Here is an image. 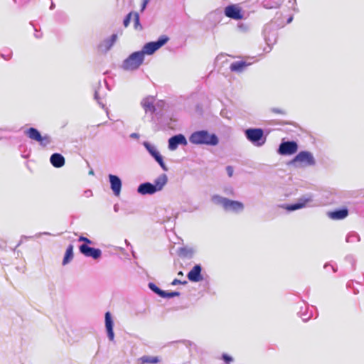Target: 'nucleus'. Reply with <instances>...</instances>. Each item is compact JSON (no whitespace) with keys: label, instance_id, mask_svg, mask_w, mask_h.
<instances>
[{"label":"nucleus","instance_id":"34","mask_svg":"<svg viewBox=\"0 0 364 364\" xmlns=\"http://www.w3.org/2000/svg\"><path fill=\"white\" fill-rule=\"evenodd\" d=\"M186 283H187V282H186V281H184V282H181V281H180L179 279H173V282H171V284H172V285H177V284H186Z\"/></svg>","mask_w":364,"mask_h":364},{"label":"nucleus","instance_id":"7","mask_svg":"<svg viewBox=\"0 0 364 364\" xmlns=\"http://www.w3.org/2000/svg\"><path fill=\"white\" fill-rule=\"evenodd\" d=\"M26 134L28 138L39 142L41 144H46L50 142V139L48 136H42L41 133L33 127L28 129L26 131Z\"/></svg>","mask_w":364,"mask_h":364},{"label":"nucleus","instance_id":"23","mask_svg":"<svg viewBox=\"0 0 364 364\" xmlns=\"http://www.w3.org/2000/svg\"><path fill=\"white\" fill-rule=\"evenodd\" d=\"M149 287L150 289H151L154 292H155L159 296H161L162 298L166 297V291L159 289L155 284L150 282L149 284Z\"/></svg>","mask_w":364,"mask_h":364},{"label":"nucleus","instance_id":"9","mask_svg":"<svg viewBox=\"0 0 364 364\" xmlns=\"http://www.w3.org/2000/svg\"><path fill=\"white\" fill-rule=\"evenodd\" d=\"M79 250L85 257H90L95 259L100 258L102 255V252L100 249L88 247L86 244L81 245Z\"/></svg>","mask_w":364,"mask_h":364},{"label":"nucleus","instance_id":"30","mask_svg":"<svg viewBox=\"0 0 364 364\" xmlns=\"http://www.w3.org/2000/svg\"><path fill=\"white\" fill-rule=\"evenodd\" d=\"M179 292L177 291H173V292H166V297L165 298H172L174 296H179Z\"/></svg>","mask_w":364,"mask_h":364},{"label":"nucleus","instance_id":"33","mask_svg":"<svg viewBox=\"0 0 364 364\" xmlns=\"http://www.w3.org/2000/svg\"><path fill=\"white\" fill-rule=\"evenodd\" d=\"M227 173L229 177H232L233 175V168L231 166H228L226 168Z\"/></svg>","mask_w":364,"mask_h":364},{"label":"nucleus","instance_id":"28","mask_svg":"<svg viewBox=\"0 0 364 364\" xmlns=\"http://www.w3.org/2000/svg\"><path fill=\"white\" fill-rule=\"evenodd\" d=\"M132 16H133V12H130L127 15L123 22L124 27L127 28L129 26Z\"/></svg>","mask_w":364,"mask_h":364},{"label":"nucleus","instance_id":"32","mask_svg":"<svg viewBox=\"0 0 364 364\" xmlns=\"http://www.w3.org/2000/svg\"><path fill=\"white\" fill-rule=\"evenodd\" d=\"M223 359L227 363H229L230 362H231L232 360V358L230 355H228L227 354H223Z\"/></svg>","mask_w":364,"mask_h":364},{"label":"nucleus","instance_id":"16","mask_svg":"<svg viewBox=\"0 0 364 364\" xmlns=\"http://www.w3.org/2000/svg\"><path fill=\"white\" fill-rule=\"evenodd\" d=\"M138 192L142 195L154 194L157 192L156 188L151 183H144L138 187Z\"/></svg>","mask_w":364,"mask_h":364},{"label":"nucleus","instance_id":"25","mask_svg":"<svg viewBox=\"0 0 364 364\" xmlns=\"http://www.w3.org/2000/svg\"><path fill=\"white\" fill-rule=\"evenodd\" d=\"M133 16H134V28L137 31H141L142 26L141 25V23L139 22V14L137 12H133Z\"/></svg>","mask_w":364,"mask_h":364},{"label":"nucleus","instance_id":"36","mask_svg":"<svg viewBox=\"0 0 364 364\" xmlns=\"http://www.w3.org/2000/svg\"><path fill=\"white\" fill-rule=\"evenodd\" d=\"M178 275H179V276H183V272H182L181 271H180V272L178 273Z\"/></svg>","mask_w":364,"mask_h":364},{"label":"nucleus","instance_id":"24","mask_svg":"<svg viewBox=\"0 0 364 364\" xmlns=\"http://www.w3.org/2000/svg\"><path fill=\"white\" fill-rule=\"evenodd\" d=\"M307 201H308V200H305L303 203H295V204L287 205L286 207V209L289 210V211H292V210H298V209L302 208H304L305 206V205H306Z\"/></svg>","mask_w":364,"mask_h":364},{"label":"nucleus","instance_id":"12","mask_svg":"<svg viewBox=\"0 0 364 364\" xmlns=\"http://www.w3.org/2000/svg\"><path fill=\"white\" fill-rule=\"evenodd\" d=\"M225 201V203H224L223 208L226 211L238 212L242 210L244 208L243 203L240 201L232 200L228 198Z\"/></svg>","mask_w":364,"mask_h":364},{"label":"nucleus","instance_id":"2","mask_svg":"<svg viewBox=\"0 0 364 364\" xmlns=\"http://www.w3.org/2000/svg\"><path fill=\"white\" fill-rule=\"evenodd\" d=\"M143 60V53L134 52L124 61L123 68L128 70H136L141 65Z\"/></svg>","mask_w":364,"mask_h":364},{"label":"nucleus","instance_id":"35","mask_svg":"<svg viewBox=\"0 0 364 364\" xmlns=\"http://www.w3.org/2000/svg\"><path fill=\"white\" fill-rule=\"evenodd\" d=\"M149 1H150V0H142L141 7V11H143L146 9V5L148 4V3Z\"/></svg>","mask_w":364,"mask_h":364},{"label":"nucleus","instance_id":"1","mask_svg":"<svg viewBox=\"0 0 364 364\" xmlns=\"http://www.w3.org/2000/svg\"><path fill=\"white\" fill-rule=\"evenodd\" d=\"M190 141L195 144H207L215 146L218 143V139L214 134H209L207 131H198L193 133L190 138Z\"/></svg>","mask_w":364,"mask_h":364},{"label":"nucleus","instance_id":"31","mask_svg":"<svg viewBox=\"0 0 364 364\" xmlns=\"http://www.w3.org/2000/svg\"><path fill=\"white\" fill-rule=\"evenodd\" d=\"M78 240H79L80 242H85L86 245H87V244H91V243H92V241H91L90 239H88L87 237H84V236H80V237L78 238Z\"/></svg>","mask_w":364,"mask_h":364},{"label":"nucleus","instance_id":"29","mask_svg":"<svg viewBox=\"0 0 364 364\" xmlns=\"http://www.w3.org/2000/svg\"><path fill=\"white\" fill-rule=\"evenodd\" d=\"M144 107L146 111H151V112H154L155 110V107L154 105L152 104V103H149V102H145L144 104Z\"/></svg>","mask_w":364,"mask_h":364},{"label":"nucleus","instance_id":"4","mask_svg":"<svg viewBox=\"0 0 364 364\" xmlns=\"http://www.w3.org/2000/svg\"><path fill=\"white\" fill-rule=\"evenodd\" d=\"M168 40L169 38L167 36H161L157 41L149 42L145 44L141 53H143L144 55V54L151 55L165 45Z\"/></svg>","mask_w":364,"mask_h":364},{"label":"nucleus","instance_id":"14","mask_svg":"<svg viewBox=\"0 0 364 364\" xmlns=\"http://www.w3.org/2000/svg\"><path fill=\"white\" fill-rule=\"evenodd\" d=\"M201 267L199 264L195 265L188 272V278L190 281L197 282L202 280Z\"/></svg>","mask_w":364,"mask_h":364},{"label":"nucleus","instance_id":"18","mask_svg":"<svg viewBox=\"0 0 364 364\" xmlns=\"http://www.w3.org/2000/svg\"><path fill=\"white\" fill-rule=\"evenodd\" d=\"M51 164L55 168H60L65 164V158L60 154H53L50 158Z\"/></svg>","mask_w":364,"mask_h":364},{"label":"nucleus","instance_id":"11","mask_svg":"<svg viewBox=\"0 0 364 364\" xmlns=\"http://www.w3.org/2000/svg\"><path fill=\"white\" fill-rule=\"evenodd\" d=\"M186 145L187 141L186 137L182 134L175 135L168 140V148L170 150H175L178 145Z\"/></svg>","mask_w":364,"mask_h":364},{"label":"nucleus","instance_id":"20","mask_svg":"<svg viewBox=\"0 0 364 364\" xmlns=\"http://www.w3.org/2000/svg\"><path fill=\"white\" fill-rule=\"evenodd\" d=\"M167 183V176L166 174H161L159 176L155 181L154 183L153 184L154 188H156V191H159L162 190L164 186Z\"/></svg>","mask_w":364,"mask_h":364},{"label":"nucleus","instance_id":"10","mask_svg":"<svg viewBox=\"0 0 364 364\" xmlns=\"http://www.w3.org/2000/svg\"><path fill=\"white\" fill-rule=\"evenodd\" d=\"M144 146L146 147V149L148 150V151L149 152V154L155 159V160L159 164V165L161 166V167L164 170V171H166L167 170V167L165 165L164 162V160H163V157L161 156V155L160 154V153L155 149V147H154L153 146H151L150 144H149L148 142H144Z\"/></svg>","mask_w":364,"mask_h":364},{"label":"nucleus","instance_id":"15","mask_svg":"<svg viewBox=\"0 0 364 364\" xmlns=\"http://www.w3.org/2000/svg\"><path fill=\"white\" fill-rule=\"evenodd\" d=\"M105 326L110 341L114 340V334L113 331V321L111 318V314L109 311L105 314Z\"/></svg>","mask_w":364,"mask_h":364},{"label":"nucleus","instance_id":"19","mask_svg":"<svg viewBox=\"0 0 364 364\" xmlns=\"http://www.w3.org/2000/svg\"><path fill=\"white\" fill-rule=\"evenodd\" d=\"M328 215L333 220H342L348 216V210L346 208H343L329 212Z\"/></svg>","mask_w":364,"mask_h":364},{"label":"nucleus","instance_id":"27","mask_svg":"<svg viewBox=\"0 0 364 364\" xmlns=\"http://www.w3.org/2000/svg\"><path fill=\"white\" fill-rule=\"evenodd\" d=\"M270 112L275 114H280V115H284L287 114V112L285 109L282 108H278V107H274L270 109Z\"/></svg>","mask_w":364,"mask_h":364},{"label":"nucleus","instance_id":"8","mask_svg":"<svg viewBox=\"0 0 364 364\" xmlns=\"http://www.w3.org/2000/svg\"><path fill=\"white\" fill-rule=\"evenodd\" d=\"M225 14L226 16L235 20H240L243 18L241 9L234 4L225 7Z\"/></svg>","mask_w":364,"mask_h":364},{"label":"nucleus","instance_id":"5","mask_svg":"<svg viewBox=\"0 0 364 364\" xmlns=\"http://www.w3.org/2000/svg\"><path fill=\"white\" fill-rule=\"evenodd\" d=\"M264 132L262 129H248L245 131L247 139L252 143L261 146L264 144L265 138L263 137Z\"/></svg>","mask_w":364,"mask_h":364},{"label":"nucleus","instance_id":"22","mask_svg":"<svg viewBox=\"0 0 364 364\" xmlns=\"http://www.w3.org/2000/svg\"><path fill=\"white\" fill-rule=\"evenodd\" d=\"M141 364L152 363L156 364L159 362L158 357H152L149 355H144L139 358Z\"/></svg>","mask_w":364,"mask_h":364},{"label":"nucleus","instance_id":"6","mask_svg":"<svg viewBox=\"0 0 364 364\" xmlns=\"http://www.w3.org/2000/svg\"><path fill=\"white\" fill-rule=\"evenodd\" d=\"M298 150V145L294 141L282 142L279 147L278 152L281 155H292Z\"/></svg>","mask_w":364,"mask_h":364},{"label":"nucleus","instance_id":"17","mask_svg":"<svg viewBox=\"0 0 364 364\" xmlns=\"http://www.w3.org/2000/svg\"><path fill=\"white\" fill-rule=\"evenodd\" d=\"M250 63H247L246 61H236L233 62L230 65V70L232 72L235 73H242L245 70V68L249 66Z\"/></svg>","mask_w":364,"mask_h":364},{"label":"nucleus","instance_id":"26","mask_svg":"<svg viewBox=\"0 0 364 364\" xmlns=\"http://www.w3.org/2000/svg\"><path fill=\"white\" fill-rule=\"evenodd\" d=\"M211 200L215 204H220L223 207L224 206V203H225V200H227L228 198L221 197V196H220L218 195H214V196H212Z\"/></svg>","mask_w":364,"mask_h":364},{"label":"nucleus","instance_id":"13","mask_svg":"<svg viewBox=\"0 0 364 364\" xmlns=\"http://www.w3.org/2000/svg\"><path fill=\"white\" fill-rule=\"evenodd\" d=\"M109 178L111 184V189L116 196H119L122 188V181L120 178L112 174H109Z\"/></svg>","mask_w":364,"mask_h":364},{"label":"nucleus","instance_id":"21","mask_svg":"<svg viewBox=\"0 0 364 364\" xmlns=\"http://www.w3.org/2000/svg\"><path fill=\"white\" fill-rule=\"evenodd\" d=\"M73 258V246L72 245H70L65 252L63 260V264L65 265L68 264L70 261H71Z\"/></svg>","mask_w":364,"mask_h":364},{"label":"nucleus","instance_id":"3","mask_svg":"<svg viewBox=\"0 0 364 364\" xmlns=\"http://www.w3.org/2000/svg\"><path fill=\"white\" fill-rule=\"evenodd\" d=\"M290 164L300 166H313L315 160L309 151H303L299 152L291 161Z\"/></svg>","mask_w":364,"mask_h":364}]
</instances>
